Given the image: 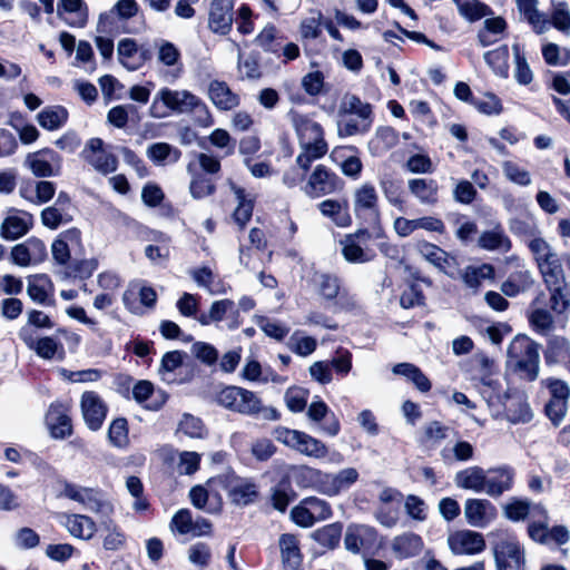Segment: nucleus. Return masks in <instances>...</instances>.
<instances>
[{"label":"nucleus","instance_id":"nucleus-1","mask_svg":"<svg viewBox=\"0 0 570 570\" xmlns=\"http://www.w3.org/2000/svg\"><path fill=\"white\" fill-rule=\"evenodd\" d=\"M289 116L301 148L295 160L296 165L303 169H309L312 163L321 159L328 150L323 128L318 122L298 112L292 111Z\"/></svg>","mask_w":570,"mask_h":570},{"label":"nucleus","instance_id":"nucleus-2","mask_svg":"<svg viewBox=\"0 0 570 570\" xmlns=\"http://www.w3.org/2000/svg\"><path fill=\"white\" fill-rule=\"evenodd\" d=\"M159 102L176 114L196 112L197 121L203 127L213 125V117L206 104L188 90L161 88L156 94L150 106V116L154 118H161L166 116L165 111H159Z\"/></svg>","mask_w":570,"mask_h":570},{"label":"nucleus","instance_id":"nucleus-3","mask_svg":"<svg viewBox=\"0 0 570 570\" xmlns=\"http://www.w3.org/2000/svg\"><path fill=\"white\" fill-rule=\"evenodd\" d=\"M217 403L225 409L249 416H261L276 421L279 413L274 407L264 406L262 400L252 391L239 386H226L216 396Z\"/></svg>","mask_w":570,"mask_h":570},{"label":"nucleus","instance_id":"nucleus-4","mask_svg":"<svg viewBox=\"0 0 570 570\" xmlns=\"http://www.w3.org/2000/svg\"><path fill=\"white\" fill-rule=\"evenodd\" d=\"M338 135L350 137L366 134L373 124V109L368 102L355 95H346L338 109Z\"/></svg>","mask_w":570,"mask_h":570},{"label":"nucleus","instance_id":"nucleus-5","mask_svg":"<svg viewBox=\"0 0 570 570\" xmlns=\"http://www.w3.org/2000/svg\"><path fill=\"white\" fill-rule=\"evenodd\" d=\"M540 345L527 335H517L508 346V363L528 381L539 375Z\"/></svg>","mask_w":570,"mask_h":570},{"label":"nucleus","instance_id":"nucleus-6","mask_svg":"<svg viewBox=\"0 0 570 570\" xmlns=\"http://www.w3.org/2000/svg\"><path fill=\"white\" fill-rule=\"evenodd\" d=\"M528 248L532 254L543 283L566 277L562 266L563 256L561 257L549 242L544 238L529 239Z\"/></svg>","mask_w":570,"mask_h":570},{"label":"nucleus","instance_id":"nucleus-7","mask_svg":"<svg viewBox=\"0 0 570 570\" xmlns=\"http://www.w3.org/2000/svg\"><path fill=\"white\" fill-rule=\"evenodd\" d=\"M273 436L277 442L305 456L323 459L328 453L325 443L298 430L277 426L273 431Z\"/></svg>","mask_w":570,"mask_h":570},{"label":"nucleus","instance_id":"nucleus-8","mask_svg":"<svg viewBox=\"0 0 570 570\" xmlns=\"http://www.w3.org/2000/svg\"><path fill=\"white\" fill-rule=\"evenodd\" d=\"M208 484L218 485L225 490L232 503L239 507L253 503L258 495L257 487L254 482L236 475L233 471L210 478Z\"/></svg>","mask_w":570,"mask_h":570},{"label":"nucleus","instance_id":"nucleus-9","mask_svg":"<svg viewBox=\"0 0 570 570\" xmlns=\"http://www.w3.org/2000/svg\"><path fill=\"white\" fill-rule=\"evenodd\" d=\"M373 234L366 228L345 234L338 242L343 258L350 264H366L372 262L376 254L370 246Z\"/></svg>","mask_w":570,"mask_h":570},{"label":"nucleus","instance_id":"nucleus-10","mask_svg":"<svg viewBox=\"0 0 570 570\" xmlns=\"http://www.w3.org/2000/svg\"><path fill=\"white\" fill-rule=\"evenodd\" d=\"M62 495L80 503L87 511L109 517L114 512V505L106 495L94 488H85L73 483H65Z\"/></svg>","mask_w":570,"mask_h":570},{"label":"nucleus","instance_id":"nucleus-11","mask_svg":"<svg viewBox=\"0 0 570 570\" xmlns=\"http://www.w3.org/2000/svg\"><path fill=\"white\" fill-rule=\"evenodd\" d=\"M542 384L550 392V400L544 407L546 415L554 426H559L568 412L570 387L564 381L556 377L546 379Z\"/></svg>","mask_w":570,"mask_h":570},{"label":"nucleus","instance_id":"nucleus-12","mask_svg":"<svg viewBox=\"0 0 570 570\" xmlns=\"http://www.w3.org/2000/svg\"><path fill=\"white\" fill-rule=\"evenodd\" d=\"M493 553L498 570H523L524 552L515 537H499L493 546Z\"/></svg>","mask_w":570,"mask_h":570},{"label":"nucleus","instance_id":"nucleus-13","mask_svg":"<svg viewBox=\"0 0 570 570\" xmlns=\"http://www.w3.org/2000/svg\"><path fill=\"white\" fill-rule=\"evenodd\" d=\"M344 186L343 180L324 165H317L309 175L303 190L311 198L334 194Z\"/></svg>","mask_w":570,"mask_h":570},{"label":"nucleus","instance_id":"nucleus-14","mask_svg":"<svg viewBox=\"0 0 570 570\" xmlns=\"http://www.w3.org/2000/svg\"><path fill=\"white\" fill-rule=\"evenodd\" d=\"M10 257L13 264L27 267L45 262L48 257V252L41 239L30 237L23 243L14 245L11 249Z\"/></svg>","mask_w":570,"mask_h":570},{"label":"nucleus","instance_id":"nucleus-15","mask_svg":"<svg viewBox=\"0 0 570 570\" xmlns=\"http://www.w3.org/2000/svg\"><path fill=\"white\" fill-rule=\"evenodd\" d=\"M82 158L100 174L107 175L117 169V157L104 149L100 138H91L81 151Z\"/></svg>","mask_w":570,"mask_h":570},{"label":"nucleus","instance_id":"nucleus-16","mask_svg":"<svg viewBox=\"0 0 570 570\" xmlns=\"http://www.w3.org/2000/svg\"><path fill=\"white\" fill-rule=\"evenodd\" d=\"M515 471L510 465H499L485 470L484 493L490 498H500L512 490Z\"/></svg>","mask_w":570,"mask_h":570},{"label":"nucleus","instance_id":"nucleus-17","mask_svg":"<svg viewBox=\"0 0 570 570\" xmlns=\"http://www.w3.org/2000/svg\"><path fill=\"white\" fill-rule=\"evenodd\" d=\"M377 540V532L374 528L365 524H350L344 537V546L347 551L354 554L368 552Z\"/></svg>","mask_w":570,"mask_h":570},{"label":"nucleus","instance_id":"nucleus-18","mask_svg":"<svg viewBox=\"0 0 570 570\" xmlns=\"http://www.w3.org/2000/svg\"><path fill=\"white\" fill-rule=\"evenodd\" d=\"M448 544L455 556H474L485 549L481 533L472 530H458L448 537Z\"/></svg>","mask_w":570,"mask_h":570},{"label":"nucleus","instance_id":"nucleus-19","mask_svg":"<svg viewBox=\"0 0 570 570\" xmlns=\"http://www.w3.org/2000/svg\"><path fill=\"white\" fill-rule=\"evenodd\" d=\"M60 156L52 149H41L31 153L26 157L24 166L31 170L36 177L56 176L60 170Z\"/></svg>","mask_w":570,"mask_h":570},{"label":"nucleus","instance_id":"nucleus-20","mask_svg":"<svg viewBox=\"0 0 570 570\" xmlns=\"http://www.w3.org/2000/svg\"><path fill=\"white\" fill-rule=\"evenodd\" d=\"M80 406L87 426L92 431H98L102 426L108 411L102 399L94 391L85 392L81 395Z\"/></svg>","mask_w":570,"mask_h":570},{"label":"nucleus","instance_id":"nucleus-21","mask_svg":"<svg viewBox=\"0 0 570 570\" xmlns=\"http://www.w3.org/2000/svg\"><path fill=\"white\" fill-rule=\"evenodd\" d=\"M495 515L497 509L488 499L470 498L464 502V518L471 527L485 528Z\"/></svg>","mask_w":570,"mask_h":570},{"label":"nucleus","instance_id":"nucleus-22","mask_svg":"<svg viewBox=\"0 0 570 570\" xmlns=\"http://www.w3.org/2000/svg\"><path fill=\"white\" fill-rule=\"evenodd\" d=\"M117 55L119 62L128 70H138L151 55L148 49L138 47L131 38H124L117 45Z\"/></svg>","mask_w":570,"mask_h":570},{"label":"nucleus","instance_id":"nucleus-23","mask_svg":"<svg viewBox=\"0 0 570 570\" xmlns=\"http://www.w3.org/2000/svg\"><path fill=\"white\" fill-rule=\"evenodd\" d=\"M353 209L356 216L368 214L379 219V195L373 184L364 183L355 188L353 191Z\"/></svg>","mask_w":570,"mask_h":570},{"label":"nucleus","instance_id":"nucleus-24","mask_svg":"<svg viewBox=\"0 0 570 570\" xmlns=\"http://www.w3.org/2000/svg\"><path fill=\"white\" fill-rule=\"evenodd\" d=\"M218 485H209L208 481L206 487L195 485L189 491V499L193 505L207 513H218L222 510V498L217 490Z\"/></svg>","mask_w":570,"mask_h":570},{"label":"nucleus","instance_id":"nucleus-25","mask_svg":"<svg viewBox=\"0 0 570 570\" xmlns=\"http://www.w3.org/2000/svg\"><path fill=\"white\" fill-rule=\"evenodd\" d=\"M407 189L419 204L434 207L439 203L440 185L433 178H412L407 180Z\"/></svg>","mask_w":570,"mask_h":570},{"label":"nucleus","instance_id":"nucleus-26","mask_svg":"<svg viewBox=\"0 0 570 570\" xmlns=\"http://www.w3.org/2000/svg\"><path fill=\"white\" fill-rule=\"evenodd\" d=\"M232 10V0H213L209 8V29L215 33H228L233 23Z\"/></svg>","mask_w":570,"mask_h":570},{"label":"nucleus","instance_id":"nucleus-27","mask_svg":"<svg viewBox=\"0 0 570 570\" xmlns=\"http://www.w3.org/2000/svg\"><path fill=\"white\" fill-rule=\"evenodd\" d=\"M33 217L27 212L12 210L1 224V236L14 240L24 236L32 227Z\"/></svg>","mask_w":570,"mask_h":570},{"label":"nucleus","instance_id":"nucleus-28","mask_svg":"<svg viewBox=\"0 0 570 570\" xmlns=\"http://www.w3.org/2000/svg\"><path fill=\"white\" fill-rule=\"evenodd\" d=\"M81 245V233L77 228L62 232L51 244L53 261L59 265H67L73 247Z\"/></svg>","mask_w":570,"mask_h":570},{"label":"nucleus","instance_id":"nucleus-29","mask_svg":"<svg viewBox=\"0 0 570 570\" xmlns=\"http://www.w3.org/2000/svg\"><path fill=\"white\" fill-rule=\"evenodd\" d=\"M307 417L315 423H320L323 433L335 436L338 434L341 425L340 421L323 401H314L307 409Z\"/></svg>","mask_w":570,"mask_h":570},{"label":"nucleus","instance_id":"nucleus-30","mask_svg":"<svg viewBox=\"0 0 570 570\" xmlns=\"http://www.w3.org/2000/svg\"><path fill=\"white\" fill-rule=\"evenodd\" d=\"M550 294V307L556 314H563L570 307V285L567 276L543 283Z\"/></svg>","mask_w":570,"mask_h":570},{"label":"nucleus","instance_id":"nucleus-31","mask_svg":"<svg viewBox=\"0 0 570 570\" xmlns=\"http://www.w3.org/2000/svg\"><path fill=\"white\" fill-rule=\"evenodd\" d=\"M18 335L30 350H33L38 356L46 360L52 358L59 346L58 342L52 337L37 338L33 335V330L29 326H22Z\"/></svg>","mask_w":570,"mask_h":570},{"label":"nucleus","instance_id":"nucleus-32","mask_svg":"<svg viewBox=\"0 0 570 570\" xmlns=\"http://www.w3.org/2000/svg\"><path fill=\"white\" fill-rule=\"evenodd\" d=\"M544 297V294L541 293L530 306L528 312V320L531 327L539 333L540 335L548 336L554 330V317L550 311L547 308L539 306L541 298Z\"/></svg>","mask_w":570,"mask_h":570},{"label":"nucleus","instance_id":"nucleus-33","mask_svg":"<svg viewBox=\"0 0 570 570\" xmlns=\"http://www.w3.org/2000/svg\"><path fill=\"white\" fill-rule=\"evenodd\" d=\"M485 469L479 465L468 466L454 475V484L462 490L484 493Z\"/></svg>","mask_w":570,"mask_h":570},{"label":"nucleus","instance_id":"nucleus-34","mask_svg":"<svg viewBox=\"0 0 570 570\" xmlns=\"http://www.w3.org/2000/svg\"><path fill=\"white\" fill-rule=\"evenodd\" d=\"M208 96L216 108L232 110L239 105V97L225 81L213 80L208 86Z\"/></svg>","mask_w":570,"mask_h":570},{"label":"nucleus","instance_id":"nucleus-35","mask_svg":"<svg viewBox=\"0 0 570 570\" xmlns=\"http://www.w3.org/2000/svg\"><path fill=\"white\" fill-rule=\"evenodd\" d=\"M63 525L70 535L81 540H90L97 531L96 522L85 514H66Z\"/></svg>","mask_w":570,"mask_h":570},{"label":"nucleus","instance_id":"nucleus-36","mask_svg":"<svg viewBox=\"0 0 570 570\" xmlns=\"http://www.w3.org/2000/svg\"><path fill=\"white\" fill-rule=\"evenodd\" d=\"M52 283L46 274L31 275L28 277L27 294L36 303L51 306L55 301L50 297Z\"/></svg>","mask_w":570,"mask_h":570},{"label":"nucleus","instance_id":"nucleus-37","mask_svg":"<svg viewBox=\"0 0 570 570\" xmlns=\"http://www.w3.org/2000/svg\"><path fill=\"white\" fill-rule=\"evenodd\" d=\"M391 549L397 559H407L422 551L423 541L419 534L406 532L393 539Z\"/></svg>","mask_w":570,"mask_h":570},{"label":"nucleus","instance_id":"nucleus-38","mask_svg":"<svg viewBox=\"0 0 570 570\" xmlns=\"http://www.w3.org/2000/svg\"><path fill=\"white\" fill-rule=\"evenodd\" d=\"M282 561L286 570H296L302 563V553L296 535L284 533L279 537Z\"/></svg>","mask_w":570,"mask_h":570},{"label":"nucleus","instance_id":"nucleus-39","mask_svg":"<svg viewBox=\"0 0 570 570\" xmlns=\"http://www.w3.org/2000/svg\"><path fill=\"white\" fill-rule=\"evenodd\" d=\"M317 207L322 215L331 218L337 227H347L352 224L348 205L345 200L325 199L321 202Z\"/></svg>","mask_w":570,"mask_h":570},{"label":"nucleus","instance_id":"nucleus-40","mask_svg":"<svg viewBox=\"0 0 570 570\" xmlns=\"http://www.w3.org/2000/svg\"><path fill=\"white\" fill-rule=\"evenodd\" d=\"M399 142V134L389 126L379 127L368 141V150L373 156H382Z\"/></svg>","mask_w":570,"mask_h":570},{"label":"nucleus","instance_id":"nucleus-41","mask_svg":"<svg viewBox=\"0 0 570 570\" xmlns=\"http://www.w3.org/2000/svg\"><path fill=\"white\" fill-rule=\"evenodd\" d=\"M47 423L51 435L56 439H65L72 432L71 420L60 405H51L47 413Z\"/></svg>","mask_w":570,"mask_h":570},{"label":"nucleus","instance_id":"nucleus-42","mask_svg":"<svg viewBox=\"0 0 570 570\" xmlns=\"http://www.w3.org/2000/svg\"><path fill=\"white\" fill-rule=\"evenodd\" d=\"M72 14L71 20H67L72 27H83L88 20V7L83 0H59L57 4V14Z\"/></svg>","mask_w":570,"mask_h":570},{"label":"nucleus","instance_id":"nucleus-43","mask_svg":"<svg viewBox=\"0 0 570 570\" xmlns=\"http://www.w3.org/2000/svg\"><path fill=\"white\" fill-rule=\"evenodd\" d=\"M533 517H538L540 520L528 524V535L540 544L549 543V515L547 509L540 503L533 505Z\"/></svg>","mask_w":570,"mask_h":570},{"label":"nucleus","instance_id":"nucleus-44","mask_svg":"<svg viewBox=\"0 0 570 570\" xmlns=\"http://www.w3.org/2000/svg\"><path fill=\"white\" fill-rule=\"evenodd\" d=\"M533 505L528 499L511 498L503 507V517L512 522L524 521L529 515L533 517Z\"/></svg>","mask_w":570,"mask_h":570},{"label":"nucleus","instance_id":"nucleus-45","mask_svg":"<svg viewBox=\"0 0 570 570\" xmlns=\"http://www.w3.org/2000/svg\"><path fill=\"white\" fill-rule=\"evenodd\" d=\"M479 246L487 250H500L507 253L511 248V242L501 227L483 232L479 237Z\"/></svg>","mask_w":570,"mask_h":570},{"label":"nucleus","instance_id":"nucleus-46","mask_svg":"<svg viewBox=\"0 0 570 570\" xmlns=\"http://www.w3.org/2000/svg\"><path fill=\"white\" fill-rule=\"evenodd\" d=\"M230 189L238 202V206L234 210V219L243 228L253 215V199L247 198L245 189L234 183H230Z\"/></svg>","mask_w":570,"mask_h":570},{"label":"nucleus","instance_id":"nucleus-47","mask_svg":"<svg viewBox=\"0 0 570 570\" xmlns=\"http://www.w3.org/2000/svg\"><path fill=\"white\" fill-rule=\"evenodd\" d=\"M227 312H230L229 330H235L240 325L239 311L235 309V303L232 299H220L212 303L208 317L214 320V323L223 321Z\"/></svg>","mask_w":570,"mask_h":570},{"label":"nucleus","instance_id":"nucleus-48","mask_svg":"<svg viewBox=\"0 0 570 570\" xmlns=\"http://www.w3.org/2000/svg\"><path fill=\"white\" fill-rule=\"evenodd\" d=\"M187 169L191 175L189 191L195 199H200L214 194L216 187L210 178L197 171L193 164H189Z\"/></svg>","mask_w":570,"mask_h":570},{"label":"nucleus","instance_id":"nucleus-49","mask_svg":"<svg viewBox=\"0 0 570 570\" xmlns=\"http://www.w3.org/2000/svg\"><path fill=\"white\" fill-rule=\"evenodd\" d=\"M37 119L45 129L57 130L66 124L68 111L61 106L47 107L38 114Z\"/></svg>","mask_w":570,"mask_h":570},{"label":"nucleus","instance_id":"nucleus-50","mask_svg":"<svg viewBox=\"0 0 570 570\" xmlns=\"http://www.w3.org/2000/svg\"><path fill=\"white\" fill-rule=\"evenodd\" d=\"M186 353L183 351H170L163 355L158 374L164 382L175 381L174 372L183 365Z\"/></svg>","mask_w":570,"mask_h":570},{"label":"nucleus","instance_id":"nucleus-51","mask_svg":"<svg viewBox=\"0 0 570 570\" xmlns=\"http://www.w3.org/2000/svg\"><path fill=\"white\" fill-rule=\"evenodd\" d=\"M544 357L548 364L558 363L561 358L570 355V342L558 335H548Z\"/></svg>","mask_w":570,"mask_h":570},{"label":"nucleus","instance_id":"nucleus-52","mask_svg":"<svg viewBox=\"0 0 570 570\" xmlns=\"http://www.w3.org/2000/svg\"><path fill=\"white\" fill-rule=\"evenodd\" d=\"M551 26L564 35H570V9L566 1L551 0Z\"/></svg>","mask_w":570,"mask_h":570},{"label":"nucleus","instance_id":"nucleus-53","mask_svg":"<svg viewBox=\"0 0 570 570\" xmlns=\"http://www.w3.org/2000/svg\"><path fill=\"white\" fill-rule=\"evenodd\" d=\"M460 12L469 21H476L492 14V10L479 0H452Z\"/></svg>","mask_w":570,"mask_h":570},{"label":"nucleus","instance_id":"nucleus-54","mask_svg":"<svg viewBox=\"0 0 570 570\" xmlns=\"http://www.w3.org/2000/svg\"><path fill=\"white\" fill-rule=\"evenodd\" d=\"M287 347L295 354L306 357L314 353L317 342L312 336L304 335L301 331H295L286 343Z\"/></svg>","mask_w":570,"mask_h":570},{"label":"nucleus","instance_id":"nucleus-55","mask_svg":"<svg viewBox=\"0 0 570 570\" xmlns=\"http://www.w3.org/2000/svg\"><path fill=\"white\" fill-rule=\"evenodd\" d=\"M101 525L106 531V535L102 540L105 550L116 551L125 547L126 535L112 520L105 521Z\"/></svg>","mask_w":570,"mask_h":570},{"label":"nucleus","instance_id":"nucleus-56","mask_svg":"<svg viewBox=\"0 0 570 570\" xmlns=\"http://www.w3.org/2000/svg\"><path fill=\"white\" fill-rule=\"evenodd\" d=\"M493 276L494 268L489 264H482L478 267L469 266L462 274L464 284L475 291L480 287L483 279H490L493 278Z\"/></svg>","mask_w":570,"mask_h":570},{"label":"nucleus","instance_id":"nucleus-57","mask_svg":"<svg viewBox=\"0 0 570 570\" xmlns=\"http://www.w3.org/2000/svg\"><path fill=\"white\" fill-rule=\"evenodd\" d=\"M342 530V524L335 522L316 530L313 537L321 546L333 549L340 543Z\"/></svg>","mask_w":570,"mask_h":570},{"label":"nucleus","instance_id":"nucleus-58","mask_svg":"<svg viewBox=\"0 0 570 570\" xmlns=\"http://www.w3.org/2000/svg\"><path fill=\"white\" fill-rule=\"evenodd\" d=\"M41 223L49 229H57L60 225L71 222V215L57 205L48 206L41 212Z\"/></svg>","mask_w":570,"mask_h":570},{"label":"nucleus","instance_id":"nucleus-59","mask_svg":"<svg viewBox=\"0 0 570 570\" xmlns=\"http://www.w3.org/2000/svg\"><path fill=\"white\" fill-rule=\"evenodd\" d=\"M110 444L118 449H125L129 444L128 423L125 417L115 419L108 429Z\"/></svg>","mask_w":570,"mask_h":570},{"label":"nucleus","instance_id":"nucleus-60","mask_svg":"<svg viewBox=\"0 0 570 570\" xmlns=\"http://www.w3.org/2000/svg\"><path fill=\"white\" fill-rule=\"evenodd\" d=\"M137 112L138 110L135 105H118L109 109L107 114V122L116 128L122 129L126 127L129 116Z\"/></svg>","mask_w":570,"mask_h":570},{"label":"nucleus","instance_id":"nucleus-61","mask_svg":"<svg viewBox=\"0 0 570 570\" xmlns=\"http://www.w3.org/2000/svg\"><path fill=\"white\" fill-rule=\"evenodd\" d=\"M417 250L430 263L439 268H444L448 263V254L439 246L428 243H417Z\"/></svg>","mask_w":570,"mask_h":570},{"label":"nucleus","instance_id":"nucleus-62","mask_svg":"<svg viewBox=\"0 0 570 570\" xmlns=\"http://www.w3.org/2000/svg\"><path fill=\"white\" fill-rule=\"evenodd\" d=\"M121 31V19L110 10L99 16L97 22V32L99 35L116 37Z\"/></svg>","mask_w":570,"mask_h":570},{"label":"nucleus","instance_id":"nucleus-63","mask_svg":"<svg viewBox=\"0 0 570 570\" xmlns=\"http://www.w3.org/2000/svg\"><path fill=\"white\" fill-rule=\"evenodd\" d=\"M512 51L515 62L514 77L520 85H529L533 79V73L527 59L522 55L519 45H513Z\"/></svg>","mask_w":570,"mask_h":570},{"label":"nucleus","instance_id":"nucleus-64","mask_svg":"<svg viewBox=\"0 0 570 570\" xmlns=\"http://www.w3.org/2000/svg\"><path fill=\"white\" fill-rule=\"evenodd\" d=\"M316 283L318 286V293L323 298L333 301L337 297L341 288L340 279L337 276L331 274H321L317 277Z\"/></svg>","mask_w":570,"mask_h":570}]
</instances>
